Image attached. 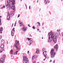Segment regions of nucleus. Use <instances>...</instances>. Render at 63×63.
Wrapping results in <instances>:
<instances>
[{
    "mask_svg": "<svg viewBox=\"0 0 63 63\" xmlns=\"http://www.w3.org/2000/svg\"><path fill=\"white\" fill-rule=\"evenodd\" d=\"M54 49H52L50 52L51 57V58H53V57H54L56 53H55V52H54Z\"/></svg>",
    "mask_w": 63,
    "mask_h": 63,
    "instance_id": "1",
    "label": "nucleus"
},
{
    "mask_svg": "<svg viewBox=\"0 0 63 63\" xmlns=\"http://www.w3.org/2000/svg\"><path fill=\"white\" fill-rule=\"evenodd\" d=\"M23 60L24 61V63H27L28 62L29 60L28 58L26 56H24L23 57Z\"/></svg>",
    "mask_w": 63,
    "mask_h": 63,
    "instance_id": "2",
    "label": "nucleus"
},
{
    "mask_svg": "<svg viewBox=\"0 0 63 63\" xmlns=\"http://www.w3.org/2000/svg\"><path fill=\"white\" fill-rule=\"evenodd\" d=\"M11 2H12L11 4L12 5H14L15 4V2H16V0H11Z\"/></svg>",
    "mask_w": 63,
    "mask_h": 63,
    "instance_id": "3",
    "label": "nucleus"
},
{
    "mask_svg": "<svg viewBox=\"0 0 63 63\" xmlns=\"http://www.w3.org/2000/svg\"><path fill=\"white\" fill-rule=\"evenodd\" d=\"M8 15L7 16V19L8 20H10V14L9 12H8Z\"/></svg>",
    "mask_w": 63,
    "mask_h": 63,
    "instance_id": "4",
    "label": "nucleus"
},
{
    "mask_svg": "<svg viewBox=\"0 0 63 63\" xmlns=\"http://www.w3.org/2000/svg\"><path fill=\"white\" fill-rule=\"evenodd\" d=\"M58 45L56 44L54 47V49H56V50H57V49H58Z\"/></svg>",
    "mask_w": 63,
    "mask_h": 63,
    "instance_id": "5",
    "label": "nucleus"
},
{
    "mask_svg": "<svg viewBox=\"0 0 63 63\" xmlns=\"http://www.w3.org/2000/svg\"><path fill=\"white\" fill-rule=\"evenodd\" d=\"M58 36H59V35L58 34V33H56L55 34V37L57 38H58Z\"/></svg>",
    "mask_w": 63,
    "mask_h": 63,
    "instance_id": "6",
    "label": "nucleus"
},
{
    "mask_svg": "<svg viewBox=\"0 0 63 63\" xmlns=\"http://www.w3.org/2000/svg\"><path fill=\"white\" fill-rule=\"evenodd\" d=\"M15 43L16 46H18L19 45V41H15Z\"/></svg>",
    "mask_w": 63,
    "mask_h": 63,
    "instance_id": "7",
    "label": "nucleus"
},
{
    "mask_svg": "<svg viewBox=\"0 0 63 63\" xmlns=\"http://www.w3.org/2000/svg\"><path fill=\"white\" fill-rule=\"evenodd\" d=\"M27 29V28L23 27L22 29V30L23 31H26Z\"/></svg>",
    "mask_w": 63,
    "mask_h": 63,
    "instance_id": "8",
    "label": "nucleus"
},
{
    "mask_svg": "<svg viewBox=\"0 0 63 63\" xmlns=\"http://www.w3.org/2000/svg\"><path fill=\"white\" fill-rule=\"evenodd\" d=\"M55 36V35H54V34L52 33L51 37V39H53Z\"/></svg>",
    "mask_w": 63,
    "mask_h": 63,
    "instance_id": "9",
    "label": "nucleus"
},
{
    "mask_svg": "<svg viewBox=\"0 0 63 63\" xmlns=\"http://www.w3.org/2000/svg\"><path fill=\"white\" fill-rule=\"evenodd\" d=\"M0 63H3L4 62L3 61V59L1 58L0 59Z\"/></svg>",
    "mask_w": 63,
    "mask_h": 63,
    "instance_id": "10",
    "label": "nucleus"
},
{
    "mask_svg": "<svg viewBox=\"0 0 63 63\" xmlns=\"http://www.w3.org/2000/svg\"><path fill=\"white\" fill-rule=\"evenodd\" d=\"M15 6H12L11 7V9H13V10H15Z\"/></svg>",
    "mask_w": 63,
    "mask_h": 63,
    "instance_id": "11",
    "label": "nucleus"
},
{
    "mask_svg": "<svg viewBox=\"0 0 63 63\" xmlns=\"http://www.w3.org/2000/svg\"><path fill=\"white\" fill-rule=\"evenodd\" d=\"M47 52L46 51H44L43 52V54L44 55V56H46L47 55Z\"/></svg>",
    "mask_w": 63,
    "mask_h": 63,
    "instance_id": "12",
    "label": "nucleus"
},
{
    "mask_svg": "<svg viewBox=\"0 0 63 63\" xmlns=\"http://www.w3.org/2000/svg\"><path fill=\"white\" fill-rule=\"evenodd\" d=\"M10 14L11 15H12V16H14V11H12L11 12Z\"/></svg>",
    "mask_w": 63,
    "mask_h": 63,
    "instance_id": "13",
    "label": "nucleus"
},
{
    "mask_svg": "<svg viewBox=\"0 0 63 63\" xmlns=\"http://www.w3.org/2000/svg\"><path fill=\"white\" fill-rule=\"evenodd\" d=\"M16 44H15L14 45V47H15L16 48H17V49H18V47L17 46H16Z\"/></svg>",
    "mask_w": 63,
    "mask_h": 63,
    "instance_id": "14",
    "label": "nucleus"
},
{
    "mask_svg": "<svg viewBox=\"0 0 63 63\" xmlns=\"http://www.w3.org/2000/svg\"><path fill=\"white\" fill-rule=\"evenodd\" d=\"M5 41H4V40H2L1 42V44H2V45H3Z\"/></svg>",
    "mask_w": 63,
    "mask_h": 63,
    "instance_id": "15",
    "label": "nucleus"
},
{
    "mask_svg": "<svg viewBox=\"0 0 63 63\" xmlns=\"http://www.w3.org/2000/svg\"><path fill=\"white\" fill-rule=\"evenodd\" d=\"M36 24L37 25V26H40V23L39 22H37Z\"/></svg>",
    "mask_w": 63,
    "mask_h": 63,
    "instance_id": "16",
    "label": "nucleus"
},
{
    "mask_svg": "<svg viewBox=\"0 0 63 63\" xmlns=\"http://www.w3.org/2000/svg\"><path fill=\"white\" fill-rule=\"evenodd\" d=\"M39 50L37 49L36 51V53L38 54L39 53Z\"/></svg>",
    "mask_w": 63,
    "mask_h": 63,
    "instance_id": "17",
    "label": "nucleus"
},
{
    "mask_svg": "<svg viewBox=\"0 0 63 63\" xmlns=\"http://www.w3.org/2000/svg\"><path fill=\"white\" fill-rule=\"evenodd\" d=\"M53 42L54 43H56V38H55L53 40Z\"/></svg>",
    "mask_w": 63,
    "mask_h": 63,
    "instance_id": "18",
    "label": "nucleus"
},
{
    "mask_svg": "<svg viewBox=\"0 0 63 63\" xmlns=\"http://www.w3.org/2000/svg\"><path fill=\"white\" fill-rule=\"evenodd\" d=\"M4 46L3 44H2V45H1L0 46V47L1 48H4Z\"/></svg>",
    "mask_w": 63,
    "mask_h": 63,
    "instance_id": "19",
    "label": "nucleus"
},
{
    "mask_svg": "<svg viewBox=\"0 0 63 63\" xmlns=\"http://www.w3.org/2000/svg\"><path fill=\"white\" fill-rule=\"evenodd\" d=\"M19 22L20 23V26H22V22H21V21H19Z\"/></svg>",
    "mask_w": 63,
    "mask_h": 63,
    "instance_id": "20",
    "label": "nucleus"
},
{
    "mask_svg": "<svg viewBox=\"0 0 63 63\" xmlns=\"http://www.w3.org/2000/svg\"><path fill=\"white\" fill-rule=\"evenodd\" d=\"M5 50V49H1L0 50V51L1 52H2L3 51Z\"/></svg>",
    "mask_w": 63,
    "mask_h": 63,
    "instance_id": "21",
    "label": "nucleus"
},
{
    "mask_svg": "<svg viewBox=\"0 0 63 63\" xmlns=\"http://www.w3.org/2000/svg\"><path fill=\"white\" fill-rule=\"evenodd\" d=\"M3 28H2V27H1L0 29V31H3Z\"/></svg>",
    "mask_w": 63,
    "mask_h": 63,
    "instance_id": "22",
    "label": "nucleus"
},
{
    "mask_svg": "<svg viewBox=\"0 0 63 63\" xmlns=\"http://www.w3.org/2000/svg\"><path fill=\"white\" fill-rule=\"evenodd\" d=\"M32 40H30V44L29 45V46H30V45H31V44H32Z\"/></svg>",
    "mask_w": 63,
    "mask_h": 63,
    "instance_id": "23",
    "label": "nucleus"
},
{
    "mask_svg": "<svg viewBox=\"0 0 63 63\" xmlns=\"http://www.w3.org/2000/svg\"><path fill=\"white\" fill-rule=\"evenodd\" d=\"M11 0H7V3H9L10 2Z\"/></svg>",
    "mask_w": 63,
    "mask_h": 63,
    "instance_id": "24",
    "label": "nucleus"
},
{
    "mask_svg": "<svg viewBox=\"0 0 63 63\" xmlns=\"http://www.w3.org/2000/svg\"><path fill=\"white\" fill-rule=\"evenodd\" d=\"M11 54H13V50H11Z\"/></svg>",
    "mask_w": 63,
    "mask_h": 63,
    "instance_id": "25",
    "label": "nucleus"
},
{
    "mask_svg": "<svg viewBox=\"0 0 63 63\" xmlns=\"http://www.w3.org/2000/svg\"><path fill=\"white\" fill-rule=\"evenodd\" d=\"M17 52H18V51H16L14 53V54L16 55L17 54Z\"/></svg>",
    "mask_w": 63,
    "mask_h": 63,
    "instance_id": "26",
    "label": "nucleus"
},
{
    "mask_svg": "<svg viewBox=\"0 0 63 63\" xmlns=\"http://www.w3.org/2000/svg\"><path fill=\"white\" fill-rule=\"evenodd\" d=\"M13 32L11 31V35H12V36H14V33H13Z\"/></svg>",
    "mask_w": 63,
    "mask_h": 63,
    "instance_id": "27",
    "label": "nucleus"
},
{
    "mask_svg": "<svg viewBox=\"0 0 63 63\" xmlns=\"http://www.w3.org/2000/svg\"><path fill=\"white\" fill-rule=\"evenodd\" d=\"M34 56H33L32 57V60H33L34 59V58H35Z\"/></svg>",
    "mask_w": 63,
    "mask_h": 63,
    "instance_id": "28",
    "label": "nucleus"
},
{
    "mask_svg": "<svg viewBox=\"0 0 63 63\" xmlns=\"http://www.w3.org/2000/svg\"><path fill=\"white\" fill-rule=\"evenodd\" d=\"M51 34V33H48V36H49V37H50V36Z\"/></svg>",
    "mask_w": 63,
    "mask_h": 63,
    "instance_id": "29",
    "label": "nucleus"
},
{
    "mask_svg": "<svg viewBox=\"0 0 63 63\" xmlns=\"http://www.w3.org/2000/svg\"><path fill=\"white\" fill-rule=\"evenodd\" d=\"M3 58H4V59H5V58L6 57V56L5 55H3Z\"/></svg>",
    "mask_w": 63,
    "mask_h": 63,
    "instance_id": "30",
    "label": "nucleus"
},
{
    "mask_svg": "<svg viewBox=\"0 0 63 63\" xmlns=\"http://www.w3.org/2000/svg\"><path fill=\"white\" fill-rule=\"evenodd\" d=\"M32 28H33V29H35V26H33L32 27Z\"/></svg>",
    "mask_w": 63,
    "mask_h": 63,
    "instance_id": "31",
    "label": "nucleus"
},
{
    "mask_svg": "<svg viewBox=\"0 0 63 63\" xmlns=\"http://www.w3.org/2000/svg\"><path fill=\"white\" fill-rule=\"evenodd\" d=\"M45 50V49L44 48H43L42 49V51H44V50Z\"/></svg>",
    "mask_w": 63,
    "mask_h": 63,
    "instance_id": "32",
    "label": "nucleus"
},
{
    "mask_svg": "<svg viewBox=\"0 0 63 63\" xmlns=\"http://www.w3.org/2000/svg\"><path fill=\"white\" fill-rule=\"evenodd\" d=\"M5 8V6H4L2 7L1 9H3V8Z\"/></svg>",
    "mask_w": 63,
    "mask_h": 63,
    "instance_id": "33",
    "label": "nucleus"
},
{
    "mask_svg": "<svg viewBox=\"0 0 63 63\" xmlns=\"http://www.w3.org/2000/svg\"><path fill=\"white\" fill-rule=\"evenodd\" d=\"M1 19H0V25H1Z\"/></svg>",
    "mask_w": 63,
    "mask_h": 63,
    "instance_id": "34",
    "label": "nucleus"
},
{
    "mask_svg": "<svg viewBox=\"0 0 63 63\" xmlns=\"http://www.w3.org/2000/svg\"><path fill=\"white\" fill-rule=\"evenodd\" d=\"M22 26H23L25 27V25H24L23 24H22Z\"/></svg>",
    "mask_w": 63,
    "mask_h": 63,
    "instance_id": "35",
    "label": "nucleus"
},
{
    "mask_svg": "<svg viewBox=\"0 0 63 63\" xmlns=\"http://www.w3.org/2000/svg\"><path fill=\"white\" fill-rule=\"evenodd\" d=\"M26 40H28V41H29L30 40V38H28L26 39Z\"/></svg>",
    "mask_w": 63,
    "mask_h": 63,
    "instance_id": "36",
    "label": "nucleus"
},
{
    "mask_svg": "<svg viewBox=\"0 0 63 63\" xmlns=\"http://www.w3.org/2000/svg\"><path fill=\"white\" fill-rule=\"evenodd\" d=\"M12 31H15V28H14L12 30Z\"/></svg>",
    "mask_w": 63,
    "mask_h": 63,
    "instance_id": "37",
    "label": "nucleus"
},
{
    "mask_svg": "<svg viewBox=\"0 0 63 63\" xmlns=\"http://www.w3.org/2000/svg\"><path fill=\"white\" fill-rule=\"evenodd\" d=\"M5 6L6 7H7L8 6V4H6Z\"/></svg>",
    "mask_w": 63,
    "mask_h": 63,
    "instance_id": "38",
    "label": "nucleus"
},
{
    "mask_svg": "<svg viewBox=\"0 0 63 63\" xmlns=\"http://www.w3.org/2000/svg\"><path fill=\"white\" fill-rule=\"evenodd\" d=\"M33 63H36V61H33Z\"/></svg>",
    "mask_w": 63,
    "mask_h": 63,
    "instance_id": "39",
    "label": "nucleus"
},
{
    "mask_svg": "<svg viewBox=\"0 0 63 63\" xmlns=\"http://www.w3.org/2000/svg\"><path fill=\"white\" fill-rule=\"evenodd\" d=\"M57 31L58 32H60V30H57Z\"/></svg>",
    "mask_w": 63,
    "mask_h": 63,
    "instance_id": "40",
    "label": "nucleus"
},
{
    "mask_svg": "<svg viewBox=\"0 0 63 63\" xmlns=\"http://www.w3.org/2000/svg\"><path fill=\"white\" fill-rule=\"evenodd\" d=\"M51 40H49L48 41V42H51Z\"/></svg>",
    "mask_w": 63,
    "mask_h": 63,
    "instance_id": "41",
    "label": "nucleus"
},
{
    "mask_svg": "<svg viewBox=\"0 0 63 63\" xmlns=\"http://www.w3.org/2000/svg\"><path fill=\"white\" fill-rule=\"evenodd\" d=\"M16 22L15 23V25H14V26H16Z\"/></svg>",
    "mask_w": 63,
    "mask_h": 63,
    "instance_id": "42",
    "label": "nucleus"
},
{
    "mask_svg": "<svg viewBox=\"0 0 63 63\" xmlns=\"http://www.w3.org/2000/svg\"><path fill=\"white\" fill-rule=\"evenodd\" d=\"M19 16H20V14H19L18 16V17H19Z\"/></svg>",
    "mask_w": 63,
    "mask_h": 63,
    "instance_id": "43",
    "label": "nucleus"
},
{
    "mask_svg": "<svg viewBox=\"0 0 63 63\" xmlns=\"http://www.w3.org/2000/svg\"><path fill=\"white\" fill-rule=\"evenodd\" d=\"M30 37H32V35H31V34H30Z\"/></svg>",
    "mask_w": 63,
    "mask_h": 63,
    "instance_id": "44",
    "label": "nucleus"
},
{
    "mask_svg": "<svg viewBox=\"0 0 63 63\" xmlns=\"http://www.w3.org/2000/svg\"><path fill=\"white\" fill-rule=\"evenodd\" d=\"M47 1H46V2L45 3V4H47Z\"/></svg>",
    "mask_w": 63,
    "mask_h": 63,
    "instance_id": "45",
    "label": "nucleus"
},
{
    "mask_svg": "<svg viewBox=\"0 0 63 63\" xmlns=\"http://www.w3.org/2000/svg\"><path fill=\"white\" fill-rule=\"evenodd\" d=\"M45 56V58H47V57L46 56Z\"/></svg>",
    "mask_w": 63,
    "mask_h": 63,
    "instance_id": "46",
    "label": "nucleus"
},
{
    "mask_svg": "<svg viewBox=\"0 0 63 63\" xmlns=\"http://www.w3.org/2000/svg\"><path fill=\"white\" fill-rule=\"evenodd\" d=\"M55 60L54 61H53V63H55Z\"/></svg>",
    "mask_w": 63,
    "mask_h": 63,
    "instance_id": "47",
    "label": "nucleus"
},
{
    "mask_svg": "<svg viewBox=\"0 0 63 63\" xmlns=\"http://www.w3.org/2000/svg\"><path fill=\"white\" fill-rule=\"evenodd\" d=\"M28 26H29V27H30V25L29 24V25H28Z\"/></svg>",
    "mask_w": 63,
    "mask_h": 63,
    "instance_id": "48",
    "label": "nucleus"
},
{
    "mask_svg": "<svg viewBox=\"0 0 63 63\" xmlns=\"http://www.w3.org/2000/svg\"><path fill=\"white\" fill-rule=\"evenodd\" d=\"M13 25H14V24H12V27L13 26Z\"/></svg>",
    "mask_w": 63,
    "mask_h": 63,
    "instance_id": "49",
    "label": "nucleus"
},
{
    "mask_svg": "<svg viewBox=\"0 0 63 63\" xmlns=\"http://www.w3.org/2000/svg\"><path fill=\"white\" fill-rule=\"evenodd\" d=\"M29 9H30V6L29 7Z\"/></svg>",
    "mask_w": 63,
    "mask_h": 63,
    "instance_id": "50",
    "label": "nucleus"
},
{
    "mask_svg": "<svg viewBox=\"0 0 63 63\" xmlns=\"http://www.w3.org/2000/svg\"><path fill=\"white\" fill-rule=\"evenodd\" d=\"M50 36H49V39H50Z\"/></svg>",
    "mask_w": 63,
    "mask_h": 63,
    "instance_id": "51",
    "label": "nucleus"
},
{
    "mask_svg": "<svg viewBox=\"0 0 63 63\" xmlns=\"http://www.w3.org/2000/svg\"><path fill=\"white\" fill-rule=\"evenodd\" d=\"M52 33V31H51L50 32V34H51V33Z\"/></svg>",
    "mask_w": 63,
    "mask_h": 63,
    "instance_id": "52",
    "label": "nucleus"
},
{
    "mask_svg": "<svg viewBox=\"0 0 63 63\" xmlns=\"http://www.w3.org/2000/svg\"><path fill=\"white\" fill-rule=\"evenodd\" d=\"M52 61V60H51L50 61H49V62H51Z\"/></svg>",
    "mask_w": 63,
    "mask_h": 63,
    "instance_id": "53",
    "label": "nucleus"
},
{
    "mask_svg": "<svg viewBox=\"0 0 63 63\" xmlns=\"http://www.w3.org/2000/svg\"><path fill=\"white\" fill-rule=\"evenodd\" d=\"M37 31H39V29H37Z\"/></svg>",
    "mask_w": 63,
    "mask_h": 63,
    "instance_id": "54",
    "label": "nucleus"
},
{
    "mask_svg": "<svg viewBox=\"0 0 63 63\" xmlns=\"http://www.w3.org/2000/svg\"><path fill=\"white\" fill-rule=\"evenodd\" d=\"M29 51H28V54L29 53Z\"/></svg>",
    "mask_w": 63,
    "mask_h": 63,
    "instance_id": "55",
    "label": "nucleus"
},
{
    "mask_svg": "<svg viewBox=\"0 0 63 63\" xmlns=\"http://www.w3.org/2000/svg\"><path fill=\"white\" fill-rule=\"evenodd\" d=\"M10 7H11V6H9L8 7V8H10Z\"/></svg>",
    "mask_w": 63,
    "mask_h": 63,
    "instance_id": "56",
    "label": "nucleus"
},
{
    "mask_svg": "<svg viewBox=\"0 0 63 63\" xmlns=\"http://www.w3.org/2000/svg\"><path fill=\"white\" fill-rule=\"evenodd\" d=\"M13 57V58L12 59H12H14V57Z\"/></svg>",
    "mask_w": 63,
    "mask_h": 63,
    "instance_id": "57",
    "label": "nucleus"
},
{
    "mask_svg": "<svg viewBox=\"0 0 63 63\" xmlns=\"http://www.w3.org/2000/svg\"><path fill=\"white\" fill-rule=\"evenodd\" d=\"M0 33L2 34V32H0Z\"/></svg>",
    "mask_w": 63,
    "mask_h": 63,
    "instance_id": "58",
    "label": "nucleus"
},
{
    "mask_svg": "<svg viewBox=\"0 0 63 63\" xmlns=\"http://www.w3.org/2000/svg\"><path fill=\"white\" fill-rule=\"evenodd\" d=\"M46 1H45L44 2V3H46Z\"/></svg>",
    "mask_w": 63,
    "mask_h": 63,
    "instance_id": "59",
    "label": "nucleus"
},
{
    "mask_svg": "<svg viewBox=\"0 0 63 63\" xmlns=\"http://www.w3.org/2000/svg\"><path fill=\"white\" fill-rule=\"evenodd\" d=\"M7 44H8V42L7 41Z\"/></svg>",
    "mask_w": 63,
    "mask_h": 63,
    "instance_id": "60",
    "label": "nucleus"
},
{
    "mask_svg": "<svg viewBox=\"0 0 63 63\" xmlns=\"http://www.w3.org/2000/svg\"><path fill=\"white\" fill-rule=\"evenodd\" d=\"M37 2L38 3V0H37Z\"/></svg>",
    "mask_w": 63,
    "mask_h": 63,
    "instance_id": "61",
    "label": "nucleus"
},
{
    "mask_svg": "<svg viewBox=\"0 0 63 63\" xmlns=\"http://www.w3.org/2000/svg\"><path fill=\"white\" fill-rule=\"evenodd\" d=\"M62 36H63V34H62Z\"/></svg>",
    "mask_w": 63,
    "mask_h": 63,
    "instance_id": "62",
    "label": "nucleus"
},
{
    "mask_svg": "<svg viewBox=\"0 0 63 63\" xmlns=\"http://www.w3.org/2000/svg\"><path fill=\"white\" fill-rule=\"evenodd\" d=\"M37 63H40L39 62H37Z\"/></svg>",
    "mask_w": 63,
    "mask_h": 63,
    "instance_id": "63",
    "label": "nucleus"
},
{
    "mask_svg": "<svg viewBox=\"0 0 63 63\" xmlns=\"http://www.w3.org/2000/svg\"><path fill=\"white\" fill-rule=\"evenodd\" d=\"M31 38H30V40H31Z\"/></svg>",
    "mask_w": 63,
    "mask_h": 63,
    "instance_id": "64",
    "label": "nucleus"
}]
</instances>
